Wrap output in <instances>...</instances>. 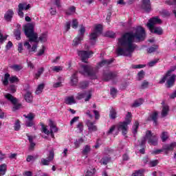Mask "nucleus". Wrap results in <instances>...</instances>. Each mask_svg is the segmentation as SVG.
I'll use <instances>...</instances> for the list:
<instances>
[{"label":"nucleus","instance_id":"nucleus-1","mask_svg":"<svg viewBox=\"0 0 176 176\" xmlns=\"http://www.w3.org/2000/svg\"><path fill=\"white\" fill-rule=\"evenodd\" d=\"M134 39L138 42L145 40V30L142 27L136 28L135 32H126L118 38L116 53L118 56H126L131 57L134 50L137 49V45L134 43Z\"/></svg>","mask_w":176,"mask_h":176},{"label":"nucleus","instance_id":"nucleus-2","mask_svg":"<svg viewBox=\"0 0 176 176\" xmlns=\"http://www.w3.org/2000/svg\"><path fill=\"white\" fill-rule=\"evenodd\" d=\"M24 33L25 36L29 38L30 42H34V45L31 47V44L28 41H25L23 46L26 47L29 53L31 54L32 52H36L38 47V34L34 32V25L28 23L24 26Z\"/></svg>","mask_w":176,"mask_h":176},{"label":"nucleus","instance_id":"nucleus-3","mask_svg":"<svg viewBox=\"0 0 176 176\" xmlns=\"http://www.w3.org/2000/svg\"><path fill=\"white\" fill-rule=\"evenodd\" d=\"M156 24H162V19H159V16H155L150 19L146 25L151 32L153 34H156L157 35H162L163 29L161 27H155Z\"/></svg>","mask_w":176,"mask_h":176},{"label":"nucleus","instance_id":"nucleus-4","mask_svg":"<svg viewBox=\"0 0 176 176\" xmlns=\"http://www.w3.org/2000/svg\"><path fill=\"white\" fill-rule=\"evenodd\" d=\"M176 69V66L171 67L166 74L165 76L160 80V85H163V83L166 82V87L170 89V87H173L175 84V78L176 75L173 74L171 75L172 72H174Z\"/></svg>","mask_w":176,"mask_h":176},{"label":"nucleus","instance_id":"nucleus-5","mask_svg":"<svg viewBox=\"0 0 176 176\" xmlns=\"http://www.w3.org/2000/svg\"><path fill=\"white\" fill-rule=\"evenodd\" d=\"M146 140L150 145H153L154 146L157 145V135H155L151 131H146L145 136L140 140V146H144L146 144Z\"/></svg>","mask_w":176,"mask_h":176},{"label":"nucleus","instance_id":"nucleus-6","mask_svg":"<svg viewBox=\"0 0 176 176\" xmlns=\"http://www.w3.org/2000/svg\"><path fill=\"white\" fill-rule=\"evenodd\" d=\"M81 69L80 74L87 75L91 79H97V68L93 67L89 65H81Z\"/></svg>","mask_w":176,"mask_h":176},{"label":"nucleus","instance_id":"nucleus-7","mask_svg":"<svg viewBox=\"0 0 176 176\" xmlns=\"http://www.w3.org/2000/svg\"><path fill=\"white\" fill-rule=\"evenodd\" d=\"M130 123H131V113L128 112L125 118V121L120 122L118 124V129L122 131L123 135L127 134L128 126Z\"/></svg>","mask_w":176,"mask_h":176},{"label":"nucleus","instance_id":"nucleus-8","mask_svg":"<svg viewBox=\"0 0 176 176\" xmlns=\"http://www.w3.org/2000/svg\"><path fill=\"white\" fill-rule=\"evenodd\" d=\"M118 72H112L110 70H105L103 72L102 79L104 82H109V80H113L118 78Z\"/></svg>","mask_w":176,"mask_h":176},{"label":"nucleus","instance_id":"nucleus-9","mask_svg":"<svg viewBox=\"0 0 176 176\" xmlns=\"http://www.w3.org/2000/svg\"><path fill=\"white\" fill-rule=\"evenodd\" d=\"M98 34H102V25L101 24L95 25L94 32L91 33L89 36L91 45H96V40L98 37Z\"/></svg>","mask_w":176,"mask_h":176},{"label":"nucleus","instance_id":"nucleus-10","mask_svg":"<svg viewBox=\"0 0 176 176\" xmlns=\"http://www.w3.org/2000/svg\"><path fill=\"white\" fill-rule=\"evenodd\" d=\"M4 97L13 104L14 107L12 111H17V109H20V108H21V104H17V98H14L12 94H7Z\"/></svg>","mask_w":176,"mask_h":176},{"label":"nucleus","instance_id":"nucleus-11","mask_svg":"<svg viewBox=\"0 0 176 176\" xmlns=\"http://www.w3.org/2000/svg\"><path fill=\"white\" fill-rule=\"evenodd\" d=\"M94 52L92 51H78V55L79 56V57H80L82 63H87V62L86 61V60H87V58H90V56H93Z\"/></svg>","mask_w":176,"mask_h":176},{"label":"nucleus","instance_id":"nucleus-12","mask_svg":"<svg viewBox=\"0 0 176 176\" xmlns=\"http://www.w3.org/2000/svg\"><path fill=\"white\" fill-rule=\"evenodd\" d=\"M18 14L20 17H24V12L23 10H28L31 9V4H27V3H20L18 6Z\"/></svg>","mask_w":176,"mask_h":176},{"label":"nucleus","instance_id":"nucleus-13","mask_svg":"<svg viewBox=\"0 0 176 176\" xmlns=\"http://www.w3.org/2000/svg\"><path fill=\"white\" fill-rule=\"evenodd\" d=\"M53 159H54V151L51 150L50 151L47 160L45 158L41 159V164L43 166H49V164H50V162L53 161Z\"/></svg>","mask_w":176,"mask_h":176},{"label":"nucleus","instance_id":"nucleus-14","mask_svg":"<svg viewBox=\"0 0 176 176\" xmlns=\"http://www.w3.org/2000/svg\"><path fill=\"white\" fill-rule=\"evenodd\" d=\"M87 127L88 128V133L91 134V133H94L98 130L97 128V125H96V122H91L89 120H87L86 122Z\"/></svg>","mask_w":176,"mask_h":176},{"label":"nucleus","instance_id":"nucleus-15","mask_svg":"<svg viewBox=\"0 0 176 176\" xmlns=\"http://www.w3.org/2000/svg\"><path fill=\"white\" fill-rule=\"evenodd\" d=\"M159 116V113L157 111H154L152 114H151L148 118L147 120L151 121L152 120L153 122L154 126H157V118Z\"/></svg>","mask_w":176,"mask_h":176},{"label":"nucleus","instance_id":"nucleus-16","mask_svg":"<svg viewBox=\"0 0 176 176\" xmlns=\"http://www.w3.org/2000/svg\"><path fill=\"white\" fill-rule=\"evenodd\" d=\"M14 35L17 41L21 39V25L17 24L16 29L14 31Z\"/></svg>","mask_w":176,"mask_h":176},{"label":"nucleus","instance_id":"nucleus-17","mask_svg":"<svg viewBox=\"0 0 176 176\" xmlns=\"http://www.w3.org/2000/svg\"><path fill=\"white\" fill-rule=\"evenodd\" d=\"M142 9L145 12H151V0H143Z\"/></svg>","mask_w":176,"mask_h":176},{"label":"nucleus","instance_id":"nucleus-18","mask_svg":"<svg viewBox=\"0 0 176 176\" xmlns=\"http://www.w3.org/2000/svg\"><path fill=\"white\" fill-rule=\"evenodd\" d=\"M14 14V12H13V10H8L4 15L5 20H6V21H12V19H13Z\"/></svg>","mask_w":176,"mask_h":176},{"label":"nucleus","instance_id":"nucleus-19","mask_svg":"<svg viewBox=\"0 0 176 176\" xmlns=\"http://www.w3.org/2000/svg\"><path fill=\"white\" fill-rule=\"evenodd\" d=\"M75 98L73 96H67L65 98V104L67 105H72V104H76Z\"/></svg>","mask_w":176,"mask_h":176},{"label":"nucleus","instance_id":"nucleus-20","mask_svg":"<svg viewBox=\"0 0 176 176\" xmlns=\"http://www.w3.org/2000/svg\"><path fill=\"white\" fill-rule=\"evenodd\" d=\"M170 111V108L167 105H164L162 107V111L161 113L162 117V118H166L168 115V112Z\"/></svg>","mask_w":176,"mask_h":176},{"label":"nucleus","instance_id":"nucleus-21","mask_svg":"<svg viewBox=\"0 0 176 176\" xmlns=\"http://www.w3.org/2000/svg\"><path fill=\"white\" fill-rule=\"evenodd\" d=\"M113 63V59H104L99 63L100 67H104V65H109Z\"/></svg>","mask_w":176,"mask_h":176},{"label":"nucleus","instance_id":"nucleus-22","mask_svg":"<svg viewBox=\"0 0 176 176\" xmlns=\"http://www.w3.org/2000/svg\"><path fill=\"white\" fill-rule=\"evenodd\" d=\"M50 131H52L54 133H57V131H58V129L57 128V126H56V124L52 120H50Z\"/></svg>","mask_w":176,"mask_h":176},{"label":"nucleus","instance_id":"nucleus-23","mask_svg":"<svg viewBox=\"0 0 176 176\" xmlns=\"http://www.w3.org/2000/svg\"><path fill=\"white\" fill-rule=\"evenodd\" d=\"M24 98L27 102H31L33 100L32 92L28 91L24 96Z\"/></svg>","mask_w":176,"mask_h":176},{"label":"nucleus","instance_id":"nucleus-24","mask_svg":"<svg viewBox=\"0 0 176 176\" xmlns=\"http://www.w3.org/2000/svg\"><path fill=\"white\" fill-rule=\"evenodd\" d=\"M143 103H144V99L139 98V99L135 100V102L131 105V107L133 108H138V107H140V105H142Z\"/></svg>","mask_w":176,"mask_h":176},{"label":"nucleus","instance_id":"nucleus-25","mask_svg":"<svg viewBox=\"0 0 176 176\" xmlns=\"http://www.w3.org/2000/svg\"><path fill=\"white\" fill-rule=\"evenodd\" d=\"M176 147V142L171 143L170 144H166L163 146L164 151H173Z\"/></svg>","mask_w":176,"mask_h":176},{"label":"nucleus","instance_id":"nucleus-26","mask_svg":"<svg viewBox=\"0 0 176 176\" xmlns=\"http://www.w3.org/2000/svg\"><path fill=\"white\" fill-rule=\"evenodd\" d=\"M91 151V147H90L89 145H85L82 148V155H84V156H87V155L90 153Z\"/></svg>","mask_w":176,"mask_h":176},{"label":"nucleus","instance_id":"nucleus-27","mask_svg":"<svg viewBox=\"0 0 176 176\" xmlns=\"http://www.w3.org/2000/svg\"><path fill=\"white\" fill-rule=\"evenodd\" d=\"M10 78V74H9V73H7L4 75V77L2 79L3 85L4 86H8V85H9Z\"/></svg>","mask_w":176,"mask_h":176},{"label":"nucleus","instance_id":"nucleus-28","mask_svg":"<svg viewBox=\"0 0 176 176\" xmlns=\"http://www.w3.org/2000/svg\"><path fill=\"white\" fill-rule=\"evenodd\" d=\"M6 170H8V166L6 164L0 165V176L5 175V174H6Z\"/></svg>","mask_w":176,"mask_h":176},{"label":"nucleus","instance_id":"nucleus-29","mask_svg":"<svg viewBox=\"0 0 176 176\" xmlns=\"http://www.w3.org/2000/svg\"><path fill=\"white\" fill-rule=\"evenodd\" d=\"M45 72V68L44 67H41L38 69L37 72L34 75L35 79H39L41 78V75Z\"/></svg>","mask_w":176,"mask_h":176},{"label":"nucleus","instance_id":"nucleus-30","mask_svg":"<svg viewBox=\"0 0 176 176\" xmlns=\"http://www.w3.org/2000/svg\"><path fill=\"white\" fill-rule=\"evenodd\" d=\"M140 126V123L138 122V121H136L133 126V133L134 137H135V135H137V133L138 131V127Z\"/></svg>","mask_w":176,"mask_h":176},{"label":"nucleus","instance_id":"nucleus-31","mask_svg":"<svg viewBox=\"0 0 176 176\" xmlns=\"http://www.w3.org/2000/svg\"><path fill=\"white\" fill-rule=\"evenodd\" d=\"M71 82L72 86H76V85L78 83V76H76V72L72 76Z\"/></svg>","mask_w":176,"mask_h":176},{"label":"nucleus","instance_id":"nucleus-32","mask_svg":"<svg viewBox=\"0 0 176 176\" xmlns=\"http://www.w3.org/2000/svg\"><path fill=\"white\" fill-rule=\"evenodd\" d=\"M144 173H145V169H140L138 170H135L132 175L133 176H144Z\"/></svg>","mask_w":176,"mask_h":176},{"label":"nucleus","instance_id":"nucleus-33","mask_svg":"<svg viewBox=\"0 0 176 176\" xmlns=\"http://www.w3.org/2000/svg\"><path fill=\"white\" fill-rule=\"evenodd\" d=\"M44 89H45V84L38 85V86L37 87V89L35 91V94H41V93H42V91H43Z\"/></svg>","mask_w":176,"mask_h":176},{"label":"nucleus","instance_id":"nucleus-34","mask_svg":"<svg viewBox=\"0 0 176 176\" xmlns=\"http://www.w3.org/2000/svg\"><path fill=\"white\" fill-rule=\"evenodd\" d=\"M10 68L11 69H13V71L19 72V71H21V69H23V66H21V65H13L10 66Z\"/></svg>","mask_w":176,"mask_h":176},{"label":"nucleus","instance_id":"nucleus-35","mask_svg":"<svg viewBox=\"0 0 176 176\" xmlns=\"http://www.w3.org/2000/svg\"><path fill=\"white\" fill-rule=\"evenodd\" d=\"M76 10V8L75 6H72L67 10H66L65 13L67 16H71V14H74Z\"/></svg>","mask_w":176,"mask_h":176},{"label":"nucleus","instance_id":"nucleus-36","mask_svg":"<svg viewBox=\"0 0 176 176\" xmlns=\"http://www.w3.org/2000/svg\"><path fill=\"white\" fill-rule=\"evenodd\" d=\"M84 127L83 122H78L76 125L77 132L83 133Z\"/></svg>","mask_w":176,"mask_h":176},{"label":"nucleus","instance_id":"nucleus-37","mask_svg":"<svg viewBox=\"0 0 176 176\" xmlns=\"http://www.w3.org/2000/svg\"><path fill=\"white\" fill-rule=\"evenodd\" d=\"M9 81L10 83H19V82H20V80L19 79V78H17V76H12L10 77Z\"/></svg>","mask_w":176,"mask_h":176},{"label":"nucleus","instance_id":"nucleus-38","mask_svg":"<svg viewBox=\"0 0 176 176\" xmlns=\"http://www.w3.org/2000/svg\"><path fill=\"white\" fill-rule=\"evenodd\" d=\"M85 142V140L80 138L78 140H76L74 142V145H75V148H79V146H80V144H83V142Z\"/></svg>","mask_w":176,"mask_h":176},{"label":"nucleus","instance_id":"nucleus-39","mask_svg":"<svg viewBox=\"0 0 176 176\" xmlns=\"http://www.w3.org/2000/svg\"><path fill=\"white\" fill-rule=\"evenodd\" d=\"M24 118L25 119H28V120H34L35 118V114L34 113H29L28 115H23Z\"/></svg>","mask_w":176,"mask_h":176},{"label":"nucleus","instance_id":"nucleus-40","mask_svg":"<svg viewBox=\"0 0 176 176\" xmlns=\"http://www.w3.org/2000/svg\"><path fill=\"white\" fill-rule=\"evenodd\" d=\"M85 32H86V28H85V26L81 25L80 30H79V36L80 38H82L85 36Z\"/></svg>","mask_w":176,"mask_h":176},{"label":"nucleus","instance_id":"nucleus-41","mask_svg":"<svg viewBox=\"0 0 176 176\" xmlns=\"http://www.w3.org/2000/svg\"><path fill=\"white\" fill-rule=\"evenodd\" d=\"M83 41V38L82 37L78 36L75 38L73 41L74 42V46H78L79 43H80V41Z\"/></svg>","mask_w":176,"mask_h":176},{"label":"nucleus","instance_id":"nucleus-42","mask_svg":"<svg viewBox=\"0 0 176 176\" xmlns=\"http://www.w3.org/2000/svg\"><path fill=\"white\" fill-rule=\"evenodd\" d=\"M161 139L162 142H166V141H167V140L168 139V133L162 132L161 135Z\"/></svg>","mask_w":176,"mask_h":176},{"label":"nucleus","instance_id":"nucleus-43","mask_svg":"<svg viewBox=\"0 0 176 176\" xmlns=\"http://www.w3.org/2000/svg\"><path fill=\"white\" fill-rule=\"evenodd\" d=\"M79 87L83 90L86 89V87H89V82L87 81H82L80 82Z\"/></svg>","mask_w":176,"mask_h":176},{"label":"nucleus","instance_id":"nucleus-44","mask_svg":"<svg viewBox=\"0 0 176 176\" xmlns=\"http://www.w3.org/2000/svg\"><path fill=\"white\" fill-rule=\"evenodd\" d=\"M109 162H111V158L108 157H103L100 160L101 164L107 165L108 164V163H109Z\"/></svg>","mask_w":176,"mask_h":176},{"label":"nucleus","instance_id":"nucleus-45","mask_svg":"<svg viewBox=\"0 0 176 176\" xmlns=\"http://www.w3.org/2000/svg\"><path fill=\"white\" fill-rule=\"evenodd\" d=\"M109 116L111 119H116V110L113 108H111L110 110Z\"/></svg>","mask_w":176,"mask_h":176},{"label":"nucleus","instance_id":"nucleus-46","mask_svg":"<svg viewBox=\"0 0 176 176\" xmlns=\"http://www.w3.org/2000/svg\"><path fill=\"white\" fill-rule=\"evenodd\" d=\"M52 71L53 72H60V71H63V67L62 66H52L51 67Z\"/></svg>","mask_w":176,"mask_h":176},{"label":"nucleus","instance_id":"nucleus-47","mask_svg":"<svg viewBox=\"0 0 176 176\" xmlns=\"http://www.w3.org/2000/svg\"><path fill=\"white\" fill-rule=\"evenodd\" d=\"M41 126L42 127V133H44V134H46L47 135H49V134H50V131H49L48 129L46 128L45 124H41Z\"/></svg>","mask_w":176,"mask_h":176},{"label":"nucleus","instance_id":"nucleus-48","mask_svg":"<svg viewBox=\"0 0 176 176\" xmlns=\"http://www.w3.org/2000/svg\"><path fill=\"white\" fill-rule=\"evenodd\" d=\"M39 41H41V42H46V41H47V34L46 33L42 34L39 36Z\"/></svg>","mask_w":176,"mask_h":176},{"label":"nucleus","instance_id":"nucleus-49","mask_svg":"<svg viewBox=\"0 0 176 176\" xmlns=\"http://www.w3.org/2000/svg\"><path fill=\"white\" fill-rule=\"evenodd\" d=\"M21 127V125H20V120H17L15 122L14 126V129L15 130V131H19V130H20Z\"/></svg>","mask_w":176,"mask_h":176},{"label":"nucleus","instance_id":"nucleus-50","mask_svg":"<svg viewBox=\"0 0 176 176\" xmlns=\"http://www.w3.org/2000/svg\"><path fill=\"white\" fill-rule=\"evenodd\" d=\"M87 94V92L86 91H84L82 93H78L76 98L77 100H82V98H85V97H86Z\"/></svg>","mask_w":176,"mask_h":176},{"label":"nucleus","instance_id":"nucleus-51","mask_svg":"<svg viewBox=\"0 0 176 176\" xmlns=\"http://www.w3.org/2000/svg\"><path fill=\"white\" fill-rule=\"evenodd\" d=\"M157 45H153L148 48L147 52L148 53H153V52H156V50H157Z\"/></svg>","mask_w":176,"mask_h":176},{"label":"nucleus","instance_id":"nucleus-52","mask_svg":"<svg viewBox=\"0 0 176 176\" xmlns=\"http://www.w3.org/2000/svg\"><path fill=\"white\" fill-rule=\"evenodd\" d=\"M138 80H142V78L145 76V72L144 70L140 71L138 73Z\"/></svg>","mask_w":176,"mask_h":176},{"label":"nucleus","instance_id":"nucleus-53","mask_svg":"<svg viewBox=\"0 0 176 176\" xmlns=\"http://www.w3.org/2000/svg\"><path fill=\"white\" fill-rule=\"evenodd\" d=\"M148 86H149V82L146 80H144L142 82L140 89H146L148 88Z\"/></svg>","mask_w":176,"mask_h":176},{"label":"nucleus","instance_id":"nucleus-54","mask_svg":"<svg viewBox=\"0 0 176 176\" xmlns=\"http://www.w3.org/2000/svg\"><path fill=\"white\" fill-rule=\"evenodd\" d=\"M96 173H97L96 168H94L91 170L87 171V174L90 176H94L96 175Z\"/></svg>","mask_w":176,"mask_h":176},{"label":"nucleus","instance_id":"nucleus-55","mask_svg":"<svg viewBox=\"0 0 176 176\" xmlns=\"http://www.w3.org/2000/svg\"><path fill=\"white\" fill-rule=\"evenodd\" d=\"M161 14L164 16V17H168L170 16V13L167 10H162L161 11Z\"/></svg>","mask_w":176,"mask_h":176},{"label":"nucleus","instance_id":"nucleus-56","mask_svg":"<svg viewBox=\"0 0 176 176\" xmlns=\"http://www.w3.org/2000/svg\"><path fill=\"white\" fill-rule=\"evenodd\" d=\"M157 164H159V161L157 160H155L149 162L150 167H156Z\"/></svg>","mask_w":176,"mask_h":176},{"label":"nucleus","instance_id":"nucleus-57","mask_svg":"<svg viewBox=\"0 0 176 176\" xmlns=\"http://www.w3.org/2000/svg\"><path fill=\"white\" fill-rule=\"evenodd\" d=\"M159 61V58H155L153 60H151L148 63L149 67H154V65H156Z\"/></svg>","mask_w":176,"mask_h":176},{"label":"nucleus","instance_id":"nucleus-58","mask_svg":"<svg viewBox=\"0 0 176 176\" xmlns=\"http://www.w3.org/2000/svg\"><path fill=\"white\" fill-rule=\"evenodd\" d=\"M45 50H46V47L43 45L42 49L38 51L37 56H41L45 54Z\"/></svg>","mask_w":176,"mask_h":176},{"label":"nucleus","instance_id":"nucleus-59","mask_svg":"<svg viewBox=\"0 0 176 176\" xmlns=\"http://www.w3.org/2000/svg\"><path fill=\"white\" fill-rule=\"evenodd\" d=\"M79 23L78 22L77 19H73L72 23V28H78Z\"/></svg>","mask_w":176,"mask_h":176},{"label":"nucleus","instance_id":"nucleus-60","mask_svg":"<svg viewBox=\"0 0 176 176\" xmlns=\"http://www.w3.org/2000/svg\"><path fill=\"white\" fill-rule=\"evenodd\" d=\"M105 36H108L109 38H115V33L113 32H107L105 33Z\"/></svg>","mask_w":176,"mask_h":176},{"label":"nucleus","instance_id":"nucleus-61","mask_svg":"<svg viewBox=\"0 0 176 176\" xmlns=\"http://www.w3.org/2000/svg\"><path fill=\"white\" fill-rule=\"evenodd\" d=\"M110 93L112 95V97H113V98H115V97H116V93H118V90H116V89H115V88H111L110 89Z\"/></svg>","mask_w":176,"mask_h":176},{"label":"nucleus","instance_id":"nucleus-62","mask_svg":"<svg viewBox=\"0 0 176 176\" xmlns=\"http://www.w3.org/2000/svg\"><path fill=\"white\" fill-rule=\"evenodd\" d=\"M91 91H89L87 92V94L85 96V101H89L90 98H91Z\"/></svg>","mask_w":176,"mask_h":176},{"label":"nucleus","instance_id":"nucleus-63","mask_svg":"<svg viewBox=\"0 0 176 176\" xmlns=\"http://www.w3.org/2000/svg\"><path fill=\"white\" fill-rule=\"evenodd\" d=\"M9 90L10 93H16V85H10Z\"/></svg>","mask_w":176,"mask_h":176},{"label":"nucleus","instance_id":"nucleus-64","mask_svg":"<svg viewBox=\"0 0 176 176\" xmlns=\"http://www.w3.org/2000/svg\"><path fill=\"white\" fill-rule=\"evenodd\" d=\"M166 3L168 5H176V0H167Z\"/></svg>","mask_w":176,"mask_h":176}]
</instances>
